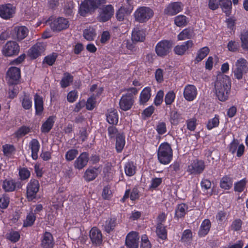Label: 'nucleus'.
Instances as JSON below:
<instances>
[{
	"instance_id": "4",
	"label": "nucleus",
	"mask_w": 248,
	"mask_h": 248,
	"mask_svg": "<svg viewBox=\"0 0 248 248\" xmlns=\"http://www.w3.org/2000/svg\"><path fill=\"white\" fill-rule=\"evenodd\" d=\"M106 0H85L81 4L79 13L81 16H85L88 13H92L101 4L105 3Z\"/></svg>"
},
{
	"instance_id": "3",
	"label": "nucleus",
	"mask_w": 248,
	"mask_h": 248,
	"mask_svg": "<svg viewBox=\"0 0 248 248\" xmlns=\"http://www.w3.org/2000/svg\"><path fill=\"white\" fill-rule=\"evenodd\" d=\"M127 91L128 93L122 96L119 102L121 109L124 111L131 108L134 102V95L138 93L137 89L133 87L127 89Z\"/></svg>"
},
{
	"instance_id": "37",
	"label": "nucleus",
	"mask_w": 248,
	"mask_h": 248,
	"mask_svg": "<svg viewBox=\"0 0 248 248\" xmlns=\"http://www.w3.org/2000/svg\"><path fill=\"white\" fill-rule=\"evenodd\" d=\"M95 36V30L93 28H89L83 31V36L88 41H92Z\"/></svg>"
},
{
	"instance_id": "55",
	"label": "nucleus",
	"mask_w": 248,
	"mask_h": 248,
	"mask_svg": "<svg viewBox=\"0 0 248 248\" xmlns=\"http://www.w3.org/2000/svg\"><path fill=\"white\" fill-rule=\"evenodd\" d=\"M19 175L21 180H26L30 177V172L27 168H23L19 170Z\"/></svg>"
},
{
	"instance_id": "39",
	"label": "nucleus",
	"mask_w": 248,
	"mask_h": 248,
	"mask_svg": "<svg viewBox=\"0 0 248 248\" xmlns=\"http://www.w3.org/2000/svg\"><path fill=\"white\" fill-rule=\"evenodd\" d=\"M209 49L207 47H204L201 48L198 53L195 61L199 62L203 59L209 53Z\"/></svg>"
},
{
	"instance_id": "54",
	"label": "nucleus",
	"mask_w": 248,
	"mask_h": 248,
	"mask_svg": "<svg viewBox=\"0 0 248 248\" xmlns=\"http://www.w3.org/2000/svg\"><path fill=\"white\" fill-rule=\"evenodd\" d=\"M74 3L73 1H69L66 3L64 6V13L67 16L72 15L74 9Z\"/></svg>"
},
{
	"instance_id": "27",
	"label": "nucleus",
	"mask_w": 248,
	"mask_h": 248,
	"mask_svg": "<svg viewBox=\"0 0 248 248\" xmlns=\"http://www.w3.org/2000/svg\"><path fill=\"white\" fill-rule=\"evenodd\" d=\"M34 103L36 114L40 115L44 109L43 101L42 97L37 93L34 95Z\"/></svg>"
},
{
	"instance_id": "6",
	"label": "nucleus",
	"mask_w": 248,
	"mask_h": 248,
	"mask_svg": "<svg viewBox=\"0 0 248 248\" xmlns=\"http://www.w3.org/2000/svg\"><path fill=\"white\" fill-rule=\"evenodd\" d=\"M20 46L15 41H8L3 46L2 52L6 57H13L18 55Z\"/></svg>"
},
{
	"instance_id": "20",
	"label": "nucleus",
	"mask_w": 248,
	"mask_h": 248,
	"mask_svg": "<svg viewBox=\"0 0 248 248\" xmlns=\"http://www.w3.org/2000/svg\"><path fill=\"white\" fill-rule=\"evenodd\" d=\"M133 9V6H122L117 11L116 15L117 19L119 21H122L124 19L126 16L129 15Z\"/></svg>"
},
{
	"instance_id": "12",
	"label": "nucleus",
	"mask_w": 248,
	"mask_h": 248,
	"mask_svg": "<svg viewBox=\"0 0 248 248\" xmlns=\"http://www.w3.org/2000/svg\"><path fill=\"white\" fill-rule=\"evenodd\" d=\"M7 75L10 85L16 84L20 78V70L17 67H12L8 70Z\"/></svg>"
},
{
	"instance_id": "8",
	"label": "nucleus",
	"mask_w": 248,
	"mask_h": 248,
	"mask_svg": "<svg viewBox=\"0 0 248 248\" xmlns=\"http://www.w3.org/2000/svg\"><path fill=\"white\" fill-rule=\"evenodd\" d=\"M235 65L236 67L234 70V76L237 79H241L243 74L248 71V63L245 59L241 58L237 61Z\"/></svg>"
},
{
	"instance_id": "49",
	"label": "nucleus",
	"mask_w": 248,
	"mask_h": 248,
	"mask_svg": "<svg viewBox=\"0 0 248 248\" xmlns=\"http://www.w3.org/2000/svg\"><path fill=\"white\" fill-rule=\"evenodd\" d=\"M30 131L29 127L23 126L20 127L16 132V136L17 138L21 137L28 134Z\"/></svg>"
},
{
	"instance_id": "14",
	"label": "nucleus",
	"mask_w": 248,
	"mask_h": 248,
	"mask_svg": "<svg viewBox=\"0 0 248 248\" xmlns=\"http://www.w3.org/2000/svg\"><path fill=\"white\" fill-rule=\"evenodd\" d=\"M183 7V4L181 2H174L170 3L164 10V14L174 16L180 12Z\"/></svg>"
},
{
	"instance_id": "59",
	"label": "nucleus",
	"mask_w": 248,
	"mask_h": 248,
	"mask_svg": "<svg viewBox=\"0 0 248 248\" xmlns=\"http://www.w3.org/2000/svg\"><path fill=\"white\" fill-rule=\"evenodd\" d=\"M164 93L162 90L159 91L155 99V104L156 106L160 105L163 101Z\"/></svg>"
},
{
	"instance_id": "40",
	"label": "nucleus",
	"mask_w": 248,
	"mask_h": 248,
	"mask_svg": "<svg viewBox=\"0 0 248 248\" xmlns=\"http://www.w3.org/2000/svg\"><path fill=\"white\" fill-rule=\"evenodd\" d=\"M220 185L221 188L229 189L232 187V183L230 178L226 176L221 179Z\"/></svg>"
},
{
	"instance_id": "56",
	"label": "nucleus",
	"mask_w": 248,
	"mask_h": 248,
	"mask_svg": "<svg viewBox=\"0 0 248 248\" xmlns=\"http://www.w3.org/2000/svg\"><path fill=\"white\" fill-rule=\"evenodd\" d=\"M227 47L229 51L235 52L238 49L239 44L235 41H230L228 44Z\"/></svg>"
},
{
	"instance_id": "44",
	"label": "nucleus",
	"mask_w": 248,
	"mask_h": 248,
	"mask_svg": "<svg viewBox=\"0 0 248 248\" xmlns=\"http://www.w3.org/2000/svg\"><path fill=\"white\" fill-rule=\"evenodd\" d=\"M186 17L184 15H180L175 17V24L178 27L184 26L186 25Z\"/></svg>"
},
{
	"instance_id": "16",
	"label": "nucleus",
	"mask_w": 248,
	"mask_h": 248,
	"mask_svg": "<svg viewBox=\"0 0 248 248\" xmlns=\"http://www.w3.org/2000/svg\"><path fill=\"white\" fill-rule=\"evenodd\" d=\"M140 237L138 232H132L129 233L125 239V245L128 248H138Z\"/></svg>"
},
{
	"instance_id": "52",
	"label": "nucleus",
	"mask_w": 248,
	"mask_h": 248,
	"mask_svg": "<svg viewBox=\"0 0 248 248\" xmlns=\"http://www.w3.org/2000/svg\"><path fill=\"white\" fill-rule=\"evenodd\" d=\"M20 234L17 232H11L7 234V238L11 240L12 242H16L19 240Z\"/></svg>"
},
{
	"instance_id": "46",
	"label": "nucleus",
	"mask_w": 248,
	"mask_h": 248,
	"mask_svg": "<svg viewBox=\"0 0 248 248\" xmlns=\"http://www.w3.org/2000/svg\"><path fill=\"white\" fill-rule=\"evenodd\" d=\"M36 219V217L32 213H30L26 217V220L24 222L23 226L24 227L31 226L34 223Z\"/></svg>"
},
{
	"instance_id": "25",
	"label": "nucleus",
	"mask_w": 248,
	"mask_h": 248,
	"mask_svg": "<svg viewBox=\"0 0 248 248\" xmlns=\"http://www.w3.org/2000/svg\"><path fill=\"white\" fill-rule=\"evenodd\" d=\"M98 169L89 168L85 171L83 177L86 181L90 182L94 180L98 176Z\"/></svg>"
},
{
	"instance_id": "17",
	"label": "nucleus",
	"mask_w": 248,
	"mask_h": 248,
	"mask_svg": "<svg viewBox=\"0 0 248 248\" xmlns=\"http://www.w3.org/2000/svg\"><path fill=\"white\" fill-rule=\"evenodd\" d=\"M15 12V8L11 4L0 5V16L5 19H8L12 17Z\"/></svg>"
},
{
	"instance_id": "38",
	"label": "nucleus",
	"mask_w": 248,
	"mask_h": 248,
	"mask_svg": "<svg viewBox=\"0 0 248 248\" xmlns=\"http://www.w3.org/2000/svg\"><path fill=\"white\" fill-rule=\"evenodd\" d=\"M116 226V219L115 218H110L106 220L105 224L104 225L105 231L109 233L112 231Z\"/></svg>"
},
{
	"instance_id": "35",
	"label": "nucleus",
	"mask_w": 248,
	"mask_h": 248,
	"mask_svg": "<svg viewBox=\"0 0 248 248\" xmlns=\"http://www.w3.org/2000/svg\"><path fill=\"white\" fill-rule=\"evenodd\" d=\"M107 121L110 124H116L118 122V116L116 110H111L107 115Z\"/></svg>"
},
{
	"instance_id": "62",
	"label": "nucleus",
	"mask_w": 248,
	"mask_h": 248,
	"mask_svg": "<svg viewBox=\"0 0 248 248\" xmlns=\"http://www.w3.org/2000/svg\"><path fill=\"white\" fill-rule=\"evenodd\" d=\"M192 234L191 230H186L183 232L181 240L183 241H188L192 238Z\"/></svg>"
},
{
	"instance_id": "53",
	"label": "nucleus",
	"mask_w": 248,
	"mask_h": 248,
	"mask_svg": "<svg viewBox=\"0 0 248 248\" xmlns=\"http://www.w3.org/2000/svg\"><path fill=\"white\" fill-rule=\"evenodd\" d=\"M57 57V55L56 53H53L52 55L46 56L44 59L43 62H46L49 65H52L55 62Z\"/></svg>"
},
{
	"instance_id": "15",
	"label": "nucleus",
	"mask_w": 248,
	"mask_h": 248,
	"mask_svg": "<svg viewBox=\"0 0 248 248\" xmlns=\"http://www.w3.org/2000/svg\"><path fill=\"white\" fill-rule=\"evenodd\" d=\"M114 9L111 5H108L100 9L98 19L102 22H106L110 19L113 15Z\"/></svg>"
},
{
	"instance_id": "36",
	"label": "nucleus",
	"mask_w": 248,
	"mask_h": 248,
	"mask_svg": "<svg viewBox=\"0 0 248 248\" xmlns=\"http://www.w3.org/2000/svg\"><path fill=\"white\" fill-rule=\"evenodd\" d=\"M156 232L158 237L162 240H165L167 238V231L165 226L162 223H157Z\"/></svg>"
},
{
	"instance_id": "51",
	"label": "nucleus",
	"mask_w": 248,
	"mask_h": 248,
	"mask_svg": "<svg viewBox=\"0 0 248 248\" xmlns=\"http://www.w3.org/2000/svg\"><path fill=\"white\" fill-rule=\"evenodd\" d=\"M104 172L105 176H107L109 178L111 177L113 172L112 165L110 163H108L104 168Z\"/></svg>"
},
{
	"instance_id": "57",
	"label": "nucleus",
	"mask_w": 248,
	"mask_h": 248,
	"mask_svg": "<svg viewBox=\"0 0 248 248\" xmlns=\"http://www.w3.org/2000/svg\"><path fill=\"white\" fill-rule=\"evenodd\" d=\"M219 124V119L215 117L214 118L209 120L207 124V127L208 129L210 130L214 127L218 126Z\"/></svg>"
},
{
	"instance_id": "22",
	"label": "nucleus",
	"mask_w": 248,
	"mask_h": 248,
	"mask_svg": "<svg viewBox=\"0 0 248 248\" xmlns=\"http://www.w3.org/2000/svg\"><path fill=\"white\" fill-rule=\"evenodd\" d=\"M197 94V89L194 85H188L185 87L184 95L186 100L188 101L193 100Z\"/></svg>"
},
{
	"instance_id": "18",
	"label": "nucleus",
	"mask_w": 248,
	"mask_h": 248,
	"mask_svg": "<svg viewBox=\"0 0 248 248\" xmlns=\"http://www.w3.org/2000/svg\"><path fill=\"white\" fill-rule=\"evenodd\" d=\"M89 154L86 152L81 153L74 162V167L78 170H81L85 167L89 161Z\"/></svg>"
},
{
	"instance_id": "5",
	"label": "nucleus",
	"mask_w": 248,
	"mask_h": 248,
	"mask_svg": "<svg viewBox=\"0 0 248 248\" xmlns=\"http://www.w3.org/2000/svg\"><path fill=\"white\" fill-rule=\"evenodd\" d=\"M154 15L153 11L149 7H140L134 13V17L136 21L144 23L148 20Z\"/></svg>"
},
{
	"instance_id": "11",
	"label": "nucleus",
	"mask_w": 248,
	"mask_h": 248,
	"mask_svg": "<svg viewBox=\"0 0 248 248\" xmlns=\"http://www.w3.org/2000/svg\"><path fill=\"white\" fill-rule=\"evenodd\" d=\"M45 45L43 43L38 42L33 45L28 51V55L32 59H36L44 52Z\"/></svg>"
},
{
	"instance_id": "31",
	"label": "nucleus",
	"mask_w": 248,
	"mask_h": 248,
	"mask_svg": "<svg viewBox=\"0 0 248 248\" xmlns=\"http://www.w3.org/2000/svg\"><path fill=\"white\" fill-rule=\"evenodd\" d=\"M125 143V138L123 134H118L116 138L115 147L117 151L120 153L123 150Z\"/></svg>"
},
{
	"instance_id": "23",
	"label": "nucleus",
	"mask_w": 248,
	"mask_h": 248,
	"mask_svg": "<svg viewBox=\"0 0 248 248\" xmlns=\"http://www.w3.org/2000/svg\"><path fill=\"white\" fill-rule=\"evenodd\" d=\"M193 45L192 41H187L182 45L176 46L174 48V51L177 55H183L189 48L192 46Z\"/></svg>"
},
{
	"instance_id": "21",
	"label": "nucleus",
	"mask_w": 248,
	"mask_h": 248,
	"mask_svg": "<svg viewBox=\"0 0 248 248\" xmlns=\"http://www.w3.org/2000/svg\"><path fill=\"white\" fill-rule=\"evenodd\" d=\"M54 245V240L51 233L46 232L43 236L41 246L43 248H53Z\"/></svg>"
},
{
	"instance_id": "19",
	"label": "nucleus",
	"mask_w": 248,
	"mask_h": 248,
	"mask_svg": "<svg viewBox=\"0 0 248 248\" xmlns=\"http://www.w3.org/2000/svg\"><path fill=\"white\" fill-rule=\"evenodd\" d=\"M90 237L92 243L100 245L102 242V235L101 231L96 227L93 228L90 232Z\"/></svg>"
},
{
	"instance_id": "34",
	"label": "nucleus",
	"mask_w": 248,
	"mask_h": 248,
	"mask_svg": "<svg viewBox=\"0 0 248 248\" xmlns=\"http://www.w3.org/2000/svg\"><path fill=\"white\" fill-rule=\"evenodd\" d=\"M151 91L150 87H146L142 90L140 96V102L141 104L145 103L150 98Z\"/></svg>"
},
{
	"instance_id": "41",
	"label": "nucleus",
	"mask_w": 248,
	"mask_h": 248,
	"mask_svg": "<svg viewBox=\"0 0 248 248\" xmlns=\"http://www.w3.org/2000/svg\"><path fill=\"white\" fill-rule=\"evenodd\" d=\"M65 77L63 78L61 81V85L62 88H65L68 86L70 83L73 81V77L69 73H65Z\"/></svg>"
},
{
	"instance_id": "61",
	"label": "nucleus",
	"mask_w": 248,
	"mask_h": 248,
	"mask_svg": "<svg viewBox=\"0 0 248 248\" xmlns=\"http://www.w3.org/2000/svg\"><path fill=\"white\" fill-rule=\"evenodd\" d=\"M179 115L176 112H172L170 114V121L171 124L176 125L179 122Z\"/></svg>"
},
{
	"instance_id": "24",
	"label": "nucleus",
	"mask_w": 248,
	"mask_h": 248,
	"mask_svg": "<svg viewBox=\"0 0 248 248\" xmlns=\"http://www.w3.org/2000/svg\"><path fill=\"white\" fill-rule=\"evenodd\" d=\"M131 39L135 42H143L145 39V33L143 30L135 28L132 31Z\"/></svg>"
},
{
	"instance_id": "47",
	"label": "nucleus",
	"mask_w": 248,
	"mask_h": 248,
	"mask_svg": "<svg viewBox=\"0 0 248 248\" xmlns=\"http://www.w3.org/2000/svg\"><path fill=\"white\" fill-rule=\"evenodd\" d=\"M191 37V32L189 29L184 30L178 35V38L179 40H183L189 39Z\"/></svg>"
},
{
	"instance_id": "63",
	"label": "nucleus",
	"mask_w": 248,
	"mask_h": 248,
	"mask_svg": "<svg viewBox=\"0 0 248 248\" xmlns=\"http://www.w3.org/2000/svg\"><path fill=\"white\" fill-rule=\"evenodd\" d=\"M108 135L111 139L114 138L115 136L116 137L117 135L119 134L118 133V129L113 125L109 126L108 128Z\"/></svg>"
},
{
	"instance_id": "28",
	"label": "nucleus",
	"mask_w": 248,
	"mask_h": 248,
	"mask_svg": "<svg viewBox=\"0 0 248 248\" xmlns=\"http://www.w3.org/2000/svg\"><path fill=\"white\" fill-rule=\"evenodd\" d=\"M54 116H49L46 121L42 124L41 127V131L43 133H48L50 131L54 124Z\"/></svg>"
},
{
	"instance_id": "30",
	"label": "nucleus",
	"mask_w": 248,
	"mask_h": 248,
	"mask_svg": "<svg viewBox=\"0 0 248 248\" xmlns=\"http://www.w3.org/2000/svg\"><path fill=\"white\" fill-rule=\"evenodd\" d=\"M223 11L225 13L226 16H229L231 13L232 1L231 0H219Z\"/></svg>"
},
{
	"instance_id": "50",
	"label": "nucleus",
	"mask_w": 248,
	"mask_h": 248,
	"mask_svg": "<svg viewBox=\"0 0 248 248\" xmlns=\"http://www.w3.org/2000/svg\"><path fill=\"white\" fill-rule=\"evenodd\" d=\"M175 97V93L173 91L168 92L165 97V102L166 105H170L174 101Z\"/></svg>"
},
{
	"instance_id": "60",
	"label": "nucleus",
	"mask_w": 248,
	"mask_h": 248,
	"mask_svg": "<svg viewBox=\"0 0 248 248\" xmlns=\"http://www.w3.org/2000/svg\"><path fill=\"white\" fill-rule=\"evenodd\" d=\"M22 105L26 109H29L31 107V101L28 96H25L24 97L22 102Z\"/></svg>"
},
{
	"instance_id": "10",
	"label": "nucleus",
	"mask_w": 248,
	"mask_h": 248,
	"mask_svg": "<svg viewBox=\"0 0 248 248\" xmlns=\"http://www.w3.org/2000/svg\"><path fill=\"white\" fill-rule=\"evenodd\" d=\"M69 21L63 17H59L50 24V27L54 31H61L69 27Z\"/></svg>"
},
{
	"instance_id": "7",
	"label": "nucleus",
	"mask_w": 248,
	"mask_h": 248,
	"mask_svg": "<svg viewBox=\"0 0 248 248\" xmlns=\"http://www.w3.org/2000/svg\"><path fill=\"white\" fill-rule=\"evenodd\" d=\"M173 45L172 41L163 40L159 42L155 47V51L158 56H164L168 55Z\"/></svg>"
},
{
	"instance_id": "32",
	"label": "nucleus",
	"mask_w": 248,
	"mask_h": 248,
	"mask_svg": "<svg viewBox=\"0 0 248 248\" xmlns=\"http://www.w3.org/2000/svg\"><path fill=\"white\" fill-rule=\"evenodd\" d=\"M211 227V222L210 221L206 219L203 220L202 222V225L201 226L200 229L199 231V235L200 236H203L206 235L210 229Z\"/></svg>"
},
{
	"instance_id": "1",
	"label": "nucleus",
	"mask_w": 248,
	"mask_h": 248,
	"mask_svg": "<svg viewBox=\"0 0 248 248\" xmlns=\"http://www.w3.org/2000/svg\"><path fill=\"white\" fill-rule=\"evenodd\" d=\"M231 82L230 78L224 74L217 76L214 83L215 94L220 101L227 100L231 92Z\"/></svg>"
},
{
	"instance_id": "64",
	"label": "nucleus",
	"mask_w": 248,
	"mask_h": 248,
	"mask_svg": "<svg viewBox=\"0 0 248 248\" xmlns=\"http://www.w3.org/2000/svg\"><path fill=\"white\" fill-rule=\"evenodd\" d=\"M155 79L158 83H161L163 81V70L160 68L157 69L155 73Z\"/></svg>"
},
{
	"instance_id": "2",
	"label": "nucleus",
	"mask_w": 248,
	"mask_h": 248,
	"mask_svg": "<svg viewBox=\"0 0 248 248\" xmlns=\"http://www.w3.org/2000/svg\"><path fill=\"white\" fill-rule=\"evenodd\" d=\"M157 156L161 164H169L172 157V150L170 145L167 142L162 143L158 148Z\"/></svg>"
},
{
	"instance_id": "29",
	"label": "nucleus",
	"mask_w": 248,
	"mask_h": 248,
	"mask_svg": "<svg viewBox=\"0 0 248 248\" xmlns=\"http://www.w3.org/2000/svg\"><path fill=\"white\" fill-rule=\"evenodd\" d=\"M15 31L16 34V39L18 41L24 39L27 36L29 32L28 29L25 26L16 27Z\"/></svg>"
},
{
	"instance_id": "9",
	"label": "nucleus",
	"mask_w": 248,
	"mask_h": 248,
	"mask_svg": "<svg viewBox=\"0 0 248 248\" xmlns=\"http://www.w3.org/2000/svg\"><path fill=\"white\" fill-rule=\"evenodd\" d=\"M39 189L38 181L36 179L31 180L27 187V195L28 198L32 200L36 197Z\"/></svg>"
},
{
	"instance_id": "58",
	"label": "nucleus",
	"mask_w": 248,
	"mask_h": 248,
	"mask_svg": "<svg viewBox=\"0 0 248 248\" xmlns=\"http://www.w3.org/2000/svg\"><path fill=\"white\" fill-rule=\"evenodd\" d=\"M111 195V191L110 189V187L108 186L104 187L102 196L103 198L105 200H109L110 198Z\"/></svg>"
},
{
	"instance_id": "26",
	"label": "nucleus",
	"mask_w": 248,
	"mask_h": 248,
	"mask_svg": "<svg viewBox=\"0 0 248 248\" xmlns=\"http://www.w3.org/2000/svg\"><path fill=\"white\" fill-rule=\"evenodd\" d=\"M29 147L31 150V157L33 159L38 158V153L40 148V144L36 139L32 140L30 142Z\"/></svg>"
},
{
	"instance_id": "33",
	"label": "nucleus",
	"mask_w": 248,
	"mask_h": 248,
	"mask_svg": "<svg viewBox=\"0 0 248 248\" xmlns=\"http://www.w3.org/2000/svg\"><path fill=\"white\" fill-rule=\"evenodd\" d=\"M16 183L13 180H5L3 182L2 188L5 192H11L15 190Z\"/></svg>"
},
{
	"instance_id": "48",
	"label": "nucleus",
	"mask_w": 248,
	"mask_h": 248,
	"mask_svg": "<svg viewBox=\"0 0 248 248\" xmlns=\"http://www.w3.org/2000/svg\"><path fill=\"white\" fill-rule=\"evenodd\" d=\"M78 151L76 149H71L69 150L65 155V158L67 161H72L75 159L78 155Z\"/></svg>"
},
{
	"instance_id": "45",
	"label": "nucleus",
	"mask_w": 248,
	"mask_h": 248,
	"mask_svg": "<svg viewBox=\"0 0 248 248\" xmlns=\"http://www.w3.org/2000/svg\"><path fill=\"white\" fill-rule=\"evenodd\" d=\"M186 205L185 204H179L175 211V216L177 218L183 217L186 214Z\"/></svg>"
},
{
	"instance_id": "13",
	"label": "nucleus",
	"mask_w": 248,
	"mask_h": 248,
	"mask_svg": "<svg viewBox=\"0 0 248 248\" xmlns=\"http://www.w3.org/2000/svg\"><path fill=\"white\" fill-rule=\"evenodd\" d=\"M204 168V162L196 159L188 166L187 171L191 174H200L202 172Z\"/></svg>"
},
{
	"instance_id": "43",
	"label": "nucleus",
	"mask_w": 248,
	"mask_h": 248,
	"mask_svg": "<svg viewBox=\"0 0 248 248\" xmlns=\"http://www.w3.org/2000/svg\"><path fill=\"white\" fill-rule=\"evenodd\" d=\"M135 166L132 162H129L125 164V172L127 175L131 176L135 173Z\"/></svg>"
},
{
	"instance_id": "42",
	"label": "nucleus",
	"mask_w": 248,
	"mask_h": 248,
	"mask_svg": "<svg viewBox=\"0 0 248 248\" xmlns=\"http://www.w3.org/2000/svg\"><path fill=\"white\" fill-rule=\"evenodd\" d=\"M241 47L245 50L248 51V31H244L241 34Z\"/></svg>"
}]
</instances>
